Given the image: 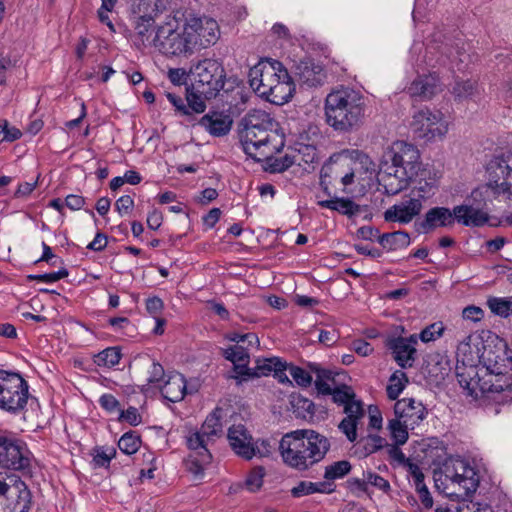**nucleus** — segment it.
I'll use <instances>...</instances> for the list:
<instances>
[{"mask_svg": "<svg viewBox=\"0 0 512 512\" xmlns=\"http://www.w3.org/2000/svg\"><path fill=\"white\" fill-rule=\"evenodd\" d=\"M444 332V326L442 322H436L429 326H427L425 329H423L419 335L422 342H430L434 341L440 336H442Z\"/></svg>", "mask_w": 512, "mask_h": 512, "instance_id": "nucleus-50", "label": "nucleus"}, {"mask_svg": "<svg viewBox=\"0 0 512 512\" xmlns=\"http://www.w3.org/2000/svg\"><path fill=\"white\" fill-rule=\"evenodd\" d=\"M340 177L339 168L335 167L331 163H325L320 171V185L327 195H331L330 186L332 181H327V178H333L334 180Z\"/></svg>", "mask_w": 512, "mask_h": 512, "instance_id": "nucleus-42", "label": "nucleus"}, {"mask_svg": "<svg viewBox=\"0 0 512 512\" xmlns=\"http://www.w3.org/2000/svg\"><path fill=\"white\" fill-rule=\"evenodd\" d=\"M286 369V362H283L278 357L258 359L256 361V366L254 367V375L255 377L268 376L271 372H275L278 375Z\"/></svg>", "mask_w": 512, "mask_h": 512, "instance_id": "nucleus-30", "label": "nucleus"}, {"mask_svg": "<svg viewBox=\"0 0 512 512\" xmlns=\"http://www.w3.org/2000/svg\"><path fill=\"white\" fill-rule=\"evenodd\" d=\"M0 495L7 512H29L32 507V493L16 475L0 477Z\"/></svg>", "mask_w": 512, "mask_h": 512, "instance_id": "nucleus-9", "label": "nucleus"}, {"mask_svg": "<svg viewBox=\"0 0 512 512\" xmlns=\"http://www.w3.org/2000/svg\"><path fill=\"white\" fill-rule=\"evenodd\" d=\"M166 99L169 101V103L174 107V110L176 113H178L181 116L188 115V108H187V97L182 98L174 93H167Z\"/></svg>", "mask_w": 512, "mask_h": 512, "instance_id": "nucleus-55", "label": "nucleus"}, {"mask_svg": "<svg viewBox=\"0 0 512 512\" xmlns=\"http://www.w3.org/2000/svg\"><path fill=\"white\" fill-rule=\"evenodd\" d=\"M357 445L361 449V455L366 457L382 449L386 445V440L378 435H368L362 438Z\"/></svg>", "mask_w": 512, "mask_h": 512, "instance_id": "nucleus-36", "label": "nucleus"}, {"mask_svg": "<svg viewBox=\"0 0 512 512\" xmlns=\"http://www.w3.org/2000/svg\"><path fill=\"white\" fill-rule=\"evenodd\" d=\"M291 405L297 417L306 418L308 415L312 416L314 414V403L302 396L293 397Z\"/></svg>", "mask_w": 512, "mask_h": 512, "instance_id": "nucleus-44", "label": "nucleus"}, {"mask_svg": "<svg viewBox=\"0 0 512 512\" xmlns=\"http://www.w3.org/2000/svg\"><path fill=\"white\" fill-rule=\"evenodd\" d=\"M329 449L328 438L311 429L286 433L279 443L284 463L298 471L308 470L322 461Z\"/></svg>", "mask_w": 512, "mask_h": 512, "instance_id": "nucleus-2", "label": "nucleus"}, {"mask_svg": "<svg viewBox=\"0 0 512 512\" xmlns=\"http://www.w3.org/2000/svg\"><path fill=\"white\" fill-rule=\"evenodd\" d=\"M204 96L200 95L196 91L191 93L190 96H187V108H188V115H191V111L194 113H202L205 110V102L203 101Z\"/></svg>", "mask_w": 512, "mask_h": 512, "instance_id": "nucleus-53", "label": "nucleus"}, {"mask_svg": "<svg viewBox=\"0 0 512 512\" xmlns=\"http://www.w3.org/2000/svg\"><path fill=\"white\" fill-rule=\"evenodd\" d=\"M287 368L291 377L299 386L308 387L311 385L312 376L306 370L294 365L287 366Z\"/></svg>", "mask_w": 512, "mask_h": 512, "instance_id": "nucleus-51", "label": "nucleus"}, {"mask_svg": "<svg viewBox=\"0 0 512 512\" xmlns=\"http://www.w3.org/2000/svg\"><path fill=\"white\" fill-rule=\"evenodd\" d=\"M440 91V81L435 74L419 76L408 88L412 97H419L421 100H430Z\"/></svg>", "mask_w": 512, "mask_h": 512, "instance_id": "nucleus-23", "label": "nucleus"}, {"mask_svg": "<svg viewBox=\"0 0 512 512\" xmlns=\"http://www.w3.org/2000/svg\"><path fill=\"white\" fill-rule=\"evenodd\" d=\"M246 132L245 135L240 136V140L243 146V149L246 154L249 156L255 157L257 150H259L262 146L267 144V138L260 139L255 141L253 137H255L254 130H244Z\"/></svg>", "mask_w": 512, "mask_h": 512, "instance_id": "nucleus-41", "label": "nucleus"}, {"mask_svg": "<svg viewBox=\"0 0 512 512\" xmlns=\"http://www.w3.org/2000/svg\"><path fill=\"white\" fill-rule=\"evenodd\" d=\"M456 222L465 226L479 227L488 221V215L480 206L474 207L471 204L455 206Z\"/></svg>", "mask_w": 512, "mask_h": 512, "instance_id": "nucleus-24", "label": "nucleus"}, {"mask_svg": "<svg viewBox=\"0 0 512 512\" xmlns=\"http://www.w3.org/2000/svg\"><path fill=\"white\" fill-rule=\"evenodd\" d=\"M199 123L205 128H231L233 118L230 110H210Z\"/></svg>", "mask_w": 512, "mask_h": 512, "instance_id": "nucleus-28", "label": "nucleus"}, {"mask_svg": "<svg viewBox=\"0 0 512 512\" xmlns=\"http://www.w3.org/2000/svg\"><path fill=\"white\" fill-rule=\"evenodd\" d=\"M451 93L456 100L470 98L477 93L476 82L471 80H456Z\"/></svg>", "mask_w": 512, "mask_h": 512, "instance_id": "nucleus-38", "label": "nucleus"}, {"mask_svg": "<svg viewBox=\"0 0 512 512\" xmlns=\"http://www.w3.org/2000/svg\"><path fill=\"white\" fill-rule=\"evenodd\" d=\"M352 349L360 356L366 357L373 352V347L365 340L357 339L352 342Z\"/></svg>", "mask_w": 512, "mask_h": 512, "instance_id": "nucleus-64", "label": "nucleus"}, {"mask_svg": "<svg viewBox=\"0 0 512 512\" xmlns=\"http://www.w3.org/2000/svg\"><path fill=\"white\" fill-rule=\"evenodd\" d=\"M163 307V301L159 297H150L146 300V310L154 318L159 317Z\"/></svg>", "mask_w": 512, "mask_h": 512, "instance_id": "nucleus-61", "label": "nucleus"}, {"mask_svg": "<svg viewBox=\"0 0 512 512\" xmlns=\"http://www.w3.org/2000/svg\"><path fill=\"white\" fill-rule=\"evenodd\" d=\"M408 382L407 376L402 371H396L392 374L389 380V384L386 388L387 396L391 400H396L405 387V383Z\"/></svg>", "mask_w": 512, "mask_h": 512, "instance_id": "nucleus-39", "label": "nucleus"}, {"mask_svg": "<svg viewBox=\"0 0 512 512\" xmlns=\"http://www.w3.org/2000/svg\"><path fill=\"white\" fill-rule=\"evenodd\" d=\"M416 344V335H411L408 338L396 337L389 339L387 347L391 350L394 360L401 368H409L413 366L416 359Z\"/></svg>", "mask_w": 512, "mask_h": 512, "instance_id": "nucleus-16", "label": "nucleus"}, {"mask_svg": "<svg viewBox=\"0 0 512 512\" xmlns=\"http://www.w3.org/2000/svg\"><path fill=\"white\" fill-rule=\"evenodd\" d=\"M314 482L300 481L295 487L292 488L291 493L294 497H303L315 493Z\"/></svg>", "mask_w": 512, "mask_h": 512, "instance_id": "nucleus-57", "label": "nucleus"}, {"mask_svg": "<svg viewBox=\"0 0 512 512\" xmlns=\"http://www.w3.org/2000/svg\"><path fill=\"white\" fill-rule=\"evenodd\" d=\"M412 125L416 128H431L434 125L448 126L441 111L428 108L420 109L413 114Z\"/></svg>", "mask_w": 512, "mask_h": 512, "instance_id": "nucleus-27", "label": "nucleus"}, {"mask_svg": "<svg viewBox=\"0 0 512 512\" xmlns=\"http://www.w3.org/2000/svg\"><path fill=\"white\" fill-rule=\"evenodd\" d=\"M264 475L265 471L263 467L258 466L253 468L245 480L246 488L250 492L258 491L262 487Z\"/></svg>", "mask_w": 512, "mask_h": 512, "instance_id": "nucleus-47", "label": "nucleus"}, {"mask_svg": "<svg viewBox=\"0 0 512 512\" xmlns=\"http://www.w3.org/2000/svg\"><path fill=\"white\" fill-rule=\"evenodd\" d=\"M165 376L164 368L161 364L153 362L151 365L150 376L148 382L151 384H160Z\"/></svg>", "mask_w": 512, "mask_h": 512, "instance_id": "nucleus-63", "label": "nucleus"}, {"mask_svg": "<svg viewBox=\"0 0 512 512\" xmlns=\"http://www.w3.org/2000/svg\"><path fill=\"white\" fill-rule=\"evenodd\" d=\"M173 17L158 27L154 38V46L166 56H190L195 51V42L187 35L185 25L179 31Z\"/></svg>", "mask_w": 512, "mask_h": 512, "instance_id": "nucleus-6", "label": "nucleus"}, {"mask_svg": "<svg viewBox=\"0 0 512 512\" xmlns=\"http://www.w3.org/2000/svg\"><path fill=\"white\" fill-rule=\"evenodd\" d=\"M442 475L448 485L455 488L451 494L469 496L479 486V476L474 467L460 458L446 460L442 467Z\"/></svg>", "mask_w": 512, "mask_h": 512, "instance_id": "nucleus-8", "label": "nucleus"}, {"mask_svg": "<svg viewBox=\"0 0 512 512\" xmlns=\"http://www.w3.org/2000/svg\"><path fill=\"white\" fill-rule=\"evenodd\" d=\"M508 160V156H496L487 166V172L490 177L489 186L496 194H510V183L508 182V178L510 176L511 168L508 164Z\"/></svg>", "mask_w": 512, "mask_h": 512, "instance_id": "nucleus-15", "label": "nucleus"}, {"mask_svg": "<svg viewBox=\"0 0 512 512\" xmlns=\"http://www.w3.org/2000/svg\"><path fill=\"white\" fill-rule=\"evenodd\" d=\"M222 432L220 416L216 412L209 414L200 429L190 430L186 436V444L190 450L184 460L185 469L195 478L204 475L205 468L212 461L209 444Z\"/></svg>", "mask_w": 512, "mask_h": 512, "instance_id": "nucleus-3", "label": "nucleus"}, {"mask_svg": "<svg viewBox=\"0 0 512 512\" xmlns=\"http://www.w3.org/2000/svg\"><path fill=\"white\" fill-rule=\"evenodd\" d=\"M362 96L353 89L344 88L329 93L325 101L327 124L334 128H352L364 116Z\"/></svg>", "mask_w": 512, "mask_h": 512, "instance_id": "nucleus-4", "label": "nucleus"}, {"mask_svg": "<svg viewBox=\"0 0 512 512\" xmlns=\"http://www.w3.org/2000/svg\"><path fill=\"white\" fill-rule=\"evenodd\" d=\"M134 200L129 195L121 196L115 203V208L120 215L126 214L132 210Z\"/></svg>", "mask_w": 512, "mask_h": 512, "instance_id": "nucleus-62", "label": "nucleus"}, {"mask_svg": "<svg viewBox=\"0 0 512 512\" xmlns=\"http://www.w3.org/2000/svg\"><path fill=\"white\" fill-rule=\"evenodd\" d=\"M318 204L323 208L337 211L349 217L354 216L361 211L360 206L349 198L335 197L333 199L319 201Z\"/></svg>", "mask_w": 512, "mask_h": 512, "instance_id": "nucleus-29", "label": "nucleus"}, {"mask_svg": "<svg viewBox=\"0 0 512 512\" xmlns=\"http://www.w3.org/2000/svg\"><path fill=\"white\" fill-rule=\"evenodd\" d=\"M0 466L18 471L28 470L30 459L25 447L13 439L0 436Z\"/></svg>", "mask_w": 512, "mask_h": 512, "instance_id": "nucleus-12", "label": "nucleus"}, {"mask_svg": "<svg viewBox=\"0 0 512 512\" xmlns=\"http://www.w3.org/2000/svg\"><path fill=\"white\" fill-rule=\"evenodd\" d=\"M69 275V272L66 268H62L57 272H51V273H45V274H38V275H29L28 279L39 281V282H46V283H54L57 282Z\"/></svg>", "mask_w": 512, "mask_h": 512, "instance_id": "nucleus-52", "label": "nucleus"}, {"mask_svg": "<svg viewBox=\"0 0 512 512\" xmlns=\"http://www.w3.org/2000/svg\"><path fill=\"white\" fill-rule=\"evenodd\" d=\"M503 342V356H488L486 368L465 364L456 366V376L466 395L481 405L508 404L512 400V356L507 354L508 345Z\"/></svg>", "mask_w": 512, "mask_h": 512, "instance_id": "nucleus-1", "label": "nucleus"}, {"mask_svg": "<svg viewBox=\"0 0 512 512\" xmlns=\"http://www.w3.org/2000/svg\"><path fill=\"white\" fill-rule=\"evenodd\" d=\"M363 476L367 479V483L374 486L375 488L388 493L390 491V484L389 482L384 479L382 476L372 472L367 471L363 473Z\"/></svg>", "mask_w": 512, "mask_h": 512, "instance_id": "nucleus-54", "label": "nucleus"}, {"mask_svg": "<svg viewBox=\"0 0 512 512\" xmlns=\"http://www.w3.org/2000/svg\"><path fill=\"white\" fill-rule=\"evenodd\" d=\"M255 76H261L262 82L258 94L262 97L269 95L277 87L280 80L290 81L292 77L279 61L260 62L254 66Z\"/></svg>", "mask_w": 512, "mask_h": 512, "instance_id": "nucleus-14", "label": "nucleus"}, {"mask_svg": "<svg viewBox=\"0 0 512 512\" xmlns=\"http://www.w3.org/2000/svg\"><path fill=\"white\" fill-rule=\"evenodd\" d=\"M27 381L15 372L0 370V409L11 414L23 411L29 397Z\"/></svg>", "mask_w": 512, "mask_h": 512, "instance_id": "nucleus-7", "label": "nucleus"}, {"mask_svg": "<svg viewBox=\"0 0 512 512\" xmlns=\"http://www.w3.org/2000/svg\"><path fill=\"white\" fill-rule=\"evenodd\" d=\"M224 357L233 364L249 362L247 349L241 345H235L225 349Z\"/></svg>", "mask_w": 512, "mask_h": 512, "instance_id": "nucleus-48", "label": "nucleus"}, {"mask_svg": "<svg viewBox=\"0 0 512 512\" xmlns=\"http://www.w3.org/2000/svg\"><path fill=\"white\" fill-rule=\"evenodd\" d=\"M309 367L311 371L314 372L316 375L315 387L318 393L323 395H330L333 389L331 388L328 382L332 381L334 383V377L332 376V372L320 368L317 364H310Z\"/></svg>", "mask_w": 512, "mask_h": 512, "instance_id": "nucleus-33", "label": "nucleus"}, {"mask_svg": "<svg viewBox=\"0 0 512 512\" xmlns=\"http://www.w3.org/2000/svg\"><path fill=\"white\" fill-rule=\"evenodd\" d=\"M99 404L104 410H106L109 413L121 411L119 401L112 394H103L99 398Z\"/></svg>", "mask_w": 512, "mask_h": 512, "instance_id": "nucleus-58", "label": "nucleus"}, {"mask_svg": "<svg viewBox=\"0 0 512 512\" xmlns=\"http://www.w3.org/2000/svg\"><path fill=\"white\" fill-rule=\"evenodd\" d=\"M292 82V79L290 81H282L280 80L279 83H277V87L269 92V95H265L264 97L275 104H280L283 101H287V95L285 94L286 90L288 92H291L290 84Z\"/></svg>", "mask_w": 512, "mask_h": 512, "instance_id": "nucleus-46", "label": "nucleus"}, {"mask_svg": "<svg viewBox=\"0 0 512 512\" xmlns=\"http://www.w3.org/2000/svg\"><path fill=\"white\" fill-rule=\"evenodd\" d=\"M378 242L385 249L398 250L409 246L410 236L405 231L384 233L378 237Z\"/></svg>", "mask_w": 512, "mask_h": 512, "instance_id": "nucleus-31", "label": "nucleus"}, {"mask_svg": "<svg viewBox=\"0 0 512 512\" xmlns=\"http://www.w3.org/2000/svg\"><path fill=\"white\" fill-rule=\"evenodd\" d=\"M274 125L279 126L280 124L268 112L254 109L241 119L239 128H268Z\"/></svg>", "mask_w": 512, "mask_h": 512, "instance_id": "nucleus-26", "label": "nucleus"}, {"mask_svg": "<svg viewBox=\"0 0 512 512\" xmlns=\"http://www.w3.org/2000/svg\"><path fill=\"white\" fill-rule=\"evenodd\" d=\"M394 413L395 417L414 428L424 420L427 415V409L421 401H417L414 398H403L395 403Z\"/></svg>", "mask_w": 512, "mask_h": 512, "instance_id": "nucleus-17", "label": "nucleus"}, {"mask_svg": "<svg viewBox=\"0 0 512 512\" xmlns=\"http://www.w3.org/2000/svg\"><path fill=\"white\" fill-rule=\"evenodd\" d=\"M192 89L205 99L215 97L225 84V70L215 59H203L191 68Z\"/></svg>", "mask_w": 512, "mask_h": 512, "instance_id": "nucleus-5", "label": "nucleus"}, {"mask_svg": "<svg viewBox=\"0 0 512 512\" xmlns=\"http://www.w3.org/2000/svg\"><path fill=\"white\" fill-rule=\"evenodd\" d=\"M122 357L118 347H109L95 355L94 362L98 366L113 367L117 365Z\"/></svg>", "mask_w": 512, "mask_h": 512, "instance_id": "nucleus-34", "label": "nucleus"}, {"mask_svg": "<svg viewBox=\"0 0 512 512\" xmlns=\"http://www.w3.org/2000/svg\"><path fill=\"white\" fill-rule=\"evenodd\" d=\"M456 222L455 207L436 206L430 208L423 216L414 222V229L419 234H429L438 228L452 227Z\"/></svg>", "mask_w": 512, "mask_h": 512, "instance_id": "nucleus-11", "label": "nucleus"}, {"mask_svg": "<svg viewBox=\"0 0 512 512\" xmlns=\"http://www.w3.org/2000/svg\"><path fill=\"white\" fill-rule=\"evenodd\" d=\"M351 470L350 462L346 460L337 461L325 468L324 478L327 480H334L342 478Z\"/></svg>", "mask_w": 512, "mask_h": 512, "instance_id": "nucleus-43", "label": "nucleus"}, {"mask_svg": "<svg viewBox=\"0 0 512 512\" xmlns=\"http://www.w3.org/2000/svg\"><path fill=\"white\" fill-rule=\"evenodd\" d=\"M116 450L112 448L110 453L104 447H96L93 450V463L95 467H108L111 459L115 456Z\"/></svg>", "mask_w": 512, "mask_h": 512, "instance_id": "nucleus-49", "label": "nucleus"}, {"mask_svg": "<svg viewBox=\"0 0 512 512\" xmlns=\"http://www.w3.org/2000/svg\"><path fill=\"white\" fill-rule=\"evenodd\" d=\"M294 77L308 87H317L323 84L325 73L323 68L311 60H301L294 65Z\"/></svg>", "mask_w": 512, "mask_h": 512, "instance_id": "nucleus-21", "label": "nucleus"}, {"mask_svg": "<svg viewBox=\"0 0 512 512\" xmlns=\"http://www.w3.org/2000/svg\"><path fill=\"white\" fill-rule=\"evenodd\" d=\"M423 208L420 199L403 200L388 208L384 212V219L388 222H399L401 224L410 223L416 216H418Z\"/></svg>", "mask_w": 512, "mask_h": 512, "instance_id": "nucleus-18", "label": "nucleus"}, {"mask_svg": "<svg viewBox=\"0 0 512 512\" xmlns=\"http://www.w3.org/2000/svg\"><path fill=\"white\" fill-rule=\"evenodd\" d=\"M160 388L165 399L173 403L179 402L184 398L187 391L186 379L182 374L174 373L169 375Z\"/></svg>", "mask_w": 512, "mask_h": 512, "instance_id": "nucleus-25", "label": "nucleus"}, {"mask_svg": "<svg viewBox=\"0 0 512 512\" xmlns=\"http://www.w3.org/2000/svg\"><path fill=\"white\" fill-rule=\"evenodd\" d=\"M462 317L465 320H471L473 322H479L484 317V311L482 308L470 305L463 309L462 311Z\"/></svg>", "mask_w": 512, "mask_h": 512, "instance_id": "nucleus-60", "label": "nucleus"}, {"mask_svg": "<svg viewBox=\"0 0 512 512\" xmlns=\"http://www.w3.org/2000/svg\"><path fill=\"white\" fill-rule=\"evenodd\" d=\"M330 395L332 396L334 403L342 405L343 407L356 398L352 388L347 385H341L340 387L334 388Z\"/></svg>", "mask_w": 512, "mask_h": 512, "instance_id": "nucleus-45", "label": "nucleus"}, {"mask_svg": "<svg viewBox=\"0 0 512 512\" xmlns=\"http://www.w3.org/2000/svg\"><path fill=\"white\" fill-rule=\"evenodd\" d=\"M188 37L195 42V50L214 45L220 36L218 23L209 17H190L185 21Z\"/></svg>", "mask_w": 512, "mask_h": 512, "instance_id": "nucleus-10", "label": "nucleus"}, {"mask_svg": "<svg viewBox=\"0 0 512 512\" xmlns=\"http://www.w3.org/2000/svg\"><path fill=\"white\" fill-rule=\"evenodd\" d=\"M119 419L128 422L132 426H137L142 421L138 409L132 406L126 410H121Z\"/></svg>", "mask_w": 512, "mask_h": 512, "instance_id": "nucleus-59", "label": "nucleus"}, {"mask_svg": "<svg viewBox=\"0 0 512 512\" xmlns=\"http://www.w3.org/2000/svg\"><path fill=\"white\" fill-rule=\"evenodd\" d=\"M487 306L493 314L502 318H507L512 311V301L508 298L489 297Z\"/></svg>", "mask_w": 512, "mask_h": 512, "instance_id": "nucleus-40", "label": "nucleus"}, {"mask_svg": "<svg viewBox=\"0 0 512 512\" xmlns=\"http://www.w3.org/2000/svg\"><path fill=\"white\" fill-rule=\"evenodd\" d=\"M379 183L384 188V192L387 195H396L405 190L408 185L399 180L395 175H392L390 167L379 174Z\"/></svg>", "mask_w": 512, "mask_h": 512, "instance_id": "nucleus-32", "label": "nucleus"}, {"mask_svg": "<svg viewBox=\"0 0 512 512\" xmlns=\"http://www.w3.org/2000/svg\"><path fill=\"white\" fill-rule=\"evenodd\" d=\"M140 446L141 438L134 431L124 433L118 441L119 449L127 455L135 454Z\"/></svg>", "mask_w": 512, "mask_h": 512, "instance_id": "nucleus-35", "label": "nucleus"}, {"mask_svg": "<svg viewBox=\"0 0 512 512\" xmlns=\"http://www.w3.org/2000/svg\"><path fill=\"white\" fill-rule=\"evenodd\" d=\"M228 440L233 451L246 460L255 456L251 435L243 425H232L228 430Z\"/></svg>", "mask_w": 512, "mask_h": 512, "instance_id": "nucleus-20", "label": "nucleus"}, {"mask_svg": "<svg viewBox=\"0 0 512 512\" xmlns=\"http://www.w3.org/2000/svg\"><path fill=\"white\" fill-rule=\"evenodd\" d=\"M414 186L411 190L410 196L413 199H420L422 201L433 196L437 189L436 174L427 168H422L418 171L417 175L413 178Z\"/></svg>", "mask_w": 512, "mask_h": 512, "instance_id": "nucleus-22", "label": "nucleus"}, {"mask_svg": "<svg viewBox=\"0 0 512 512\" xmlns=\"http://www.w3.org/2000/svg\"><path fill=\"white\" fill-rule=\"evenodd\" d=\"M391 165L403 169L410 175H417L422 169V162L418 148L405 141H396L391 147Z\"/></svg>", "mask_w": 512, "mask_h": 512, "instance_id": "nucleus-13", "label": "nucleus"}, {"mask_svg": "<svg viewBox=\"0 0 512 512\" xmlns=\"http://www.w3.org/2000/svg\"><path fill=\"white\" fill-rule=\"evenodd\" d=\"M228 340L235 342V343H241V342H247L248 346H258L259 345V339L258 336L255 333H246V334H240L237 332L230 333L227 336Z\"/></svg>", "mask_w": 512, "mask_h": 512, "instance_id": "nucleus-56", "label": "nucleus"}, {"mask_svg": "<svg viewBox=\"0 0 512 512\" xmlns=\"http://www.w3.org/2000/svg\"><path fill=\"white\" fill-rule=\"evenodd\" d=\"M344 417L338 425V429L347 437L350 442L357 439V426L359 421L364 417L365 412L363 404L356 398L344 406Z\"/></svg>", "mask_w": 512, "mask_h": 512, "instance_id": "nucleus-19", "label": "nucleus"}, {"mask_svg": "<svg viewBox=\"0 0 512 512\" xmlns=\"http://www.w3.org/2000/svg\"><path fill=\"white\" fill-rule=\"evenodd\" d=\"M388 428L390 430L392 439L397 445L405 444L408 440V429H413L411 426L406 425L397 417L389 421Z\"/></svg>", "mask_w": 512, "mask_h": 512, "instance_id": "nucleus-37", "label": "nucleus"}]
</instances>
